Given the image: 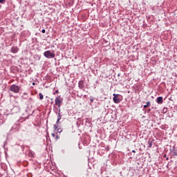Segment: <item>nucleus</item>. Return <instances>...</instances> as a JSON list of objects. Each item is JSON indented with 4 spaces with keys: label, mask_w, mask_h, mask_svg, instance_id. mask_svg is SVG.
<instances>
[{
    "label": "nucleus",
    "mask_w": 177,
    "mask_h": 177,
    "mask_svg": "<svg viewBox=\"0 0 177 177\" xmlns=\"http://www.w3.org/2000/svg\"><path fill=\"white\" fill-rule=\"evenodd\" d=\"M132 153H136V151L133 150V151H132Z\"/></svg>",
    "instance_id": "obj_27"
},
{
    "label": "nucleus",
    "mask_w": 177,
    "mask_h": 177,
    "mask_svg": "<svg viewBox=\"0 0 177 177\" xmlns=\"http://www.w3.org/2000/svg\"><path fill=\"white\" fill-rule=\"evenodd\" d=\"M39 99L40 100H42L44 99V95L41 93H39Z\"/></svg>",
    "instance_id": "obj_14"
},
{
    "label": "nucleus",
    "mask_w": 177,
    "mask_h": 177,
    "mask_svg": "<svg viewBox=\"0 0 177 177\" xmlns=\"http://www.w3.org/2000/svg\"><path fill=\"white\" fill-rule=\"evenodd\" d=\"M113 100L114 102V103H116L117 104H118V103L121 102V100L120 99V97H118L120 96L119 94H113Z\"/></svg>",
    "instance_id": "obj_5"
},
{
    "label": "nucleus",
    "mask_w": 177,
    "mask_h": 177,
    "mask_svg": "<svg viewBox=\"0 0 177 177\" xmlns=\"http://www.w3.org/2000/svg\"><path fill=\"white\" fill-rule=\"evenodd\" d=\"M6 0H0V3H5Z\"/></svg>",
    "instance_id": "obj_18"
},
{
    "label": "nucleus",
    "mask_w": 177,
    "mask_h": 177,
    "mask_svg": "<svg viewBox=\"0 0 177 177\" xmlns=\"http://www.w3.org/2000/svg\"><path fill=\"white\" fill-rule=\"evenodd\" d=\"M54 112L55 114H59V108L54 107Z\"/></svg>",
    "instance_id": "obj_12"
},
{
    "label": "nucleus",
    "mask_w": 177,
    "mask_h": 177,
    "mask_svg": "<svg viewBox=\"0 0 177 177\" xmlns=\"http://www.w3.org/2000/svg\"><path fill=\"white\" fill-rule=\"evenodd\" d=\"M90 102H91V103H93V97H91V100H90Z\"/></svg>",
    "instance_id": "obj_20"
},
{
    "label": "nucleus",
    "mask_w": 177,
    "mask_h": 177,
    "mask_svg": "<svg viewBox=\"0 0 177 177\" xmlns=\"http://www.w3.org/2000/svg\"><path fill=\"white\" fill-rule=\"evenodd\" d=\"M54 131H57L59 133L62 132V129L59 128V126L57 124L54 125Z\"/></svg>",
    "instance_id": "obj_9"
},
{
    "label": "nucleus",
    "mask_w": 177,
    "mask_h": 177,
    "mask_svg": "<svg viewBox=\"0 0 177 177\" xmlns=\"http://www.w3.org/2000/svg\"><path fill=\"white\" fill-rule=\"evenodd\" d=\"M11 113L12 114H17L18 113H20V106H15L12 109H11Z\"/></svg>",
    "instance_id": "obj_4"
},
{
    "label": "nucleus",
    "mask_w": 177,
    "mask_h": 177,
    "mask_svg": "<svg viewBox=\"0 0 177 177\" xmlns=\"http://www.w3.org/2000/svg\"><path fill=\"white\" fill-rule=\"evenodd\" d=\"M28 102L30 103V104H32V103H34L35 101L32 99V97H29L28 99Z\"/></svg>",
    "instance_id": "obj_10"
},
{
    "label": "nucleus",
    "mask_w": 177,
    "mask_h": 177,
    "mask_svg": "<svg viewBox=\"0 0 177 177\" xmlns=\"http://www.w3.org/2000/svg\"><path fill=\"white\" fill-rule=\"evenodd\" d=\"M10 91L14 93H19L20 92V87L16 84H12L10 86Z\"/></svg>",
    "instance_id": "obj_3"
},
{
    "label": "nucleus",
    "mask_w": 177,
    "mask_h": 177,
    "mask_svg": "<svg viewBox=\"0 0 177 177\" xmlns=\"http://www.w3.org/2000/svg\"><path fill=\"white\" fill-rule=\"evenodd\" d=\"M144 109H147V107H149L147 104L143 106Z\"/></svg>",
    "instance_id": "obj_23"
},
{
    "label": "nucleus",
    "mask_w": 177,
    "mask_h": 177,
    "mask_svg": "<svg viewBox=\"0 0 177 177\" xmlns=\"http://www.w3.org/2000/svg\"><path fill=\"white\" fill-rule=\"evenodd\" d=\"M118 75V77H120V73Z\"/></svg>",
    "instance_id": "obj_31"
},
{
    "label": "nucleus",
    "mask_w": 177,
    "mask_h": 177,
    "mask_svg": "<svg viewBox=\"0 0 177 177\" xmlns=\"http://www.w3.org/2000/svg\"><path fill=\"white\" fill-rule=\"evenodd\" d=\"M167 111H168V109L167 108H164L162 109V113H167Z\"/></svg>",
    "instance_id": "obj_16"
},
{
    "label": "nucleus",
    "mask_w": 177,
    "mask_h": 177,
    "mask_svg": "<svg viewBox=\"0 0 177 177\" xmlns=\"http://www.w3.org/2000/svg\"><path fill=\"white\" fill-rule=\"evenodd\" d=\"M59 136H56V139H59Z\"/></svg>",
    "instance_id": "obj_26"
},
{
    "label": "nucleus",
    "mask_w": 177,
    "mask_h": 177,
    "mask_svg": "<svg viewBox=\"0 0 177 177\" xmlns=\"http://www.w3.org/2000/svg\"><path fill=\"white\" fill-rule=\"evenodd\" d=\"M172 153H173V156H177V153H176V151L175 150H174L172 151Z\"/></svg>",
    "instance_id": "obj_17"
},
{
    "label": "nucleus",
    "mask_w": 177,
    "mask_h": 177,
    "mask_svg": "<svg viewBox=\"0 0 177 177\" xmlns=\"http://www.w3.org/2000/svg\"><path fill=\"white\" fill-rule=\"evenodd\" d=\"M151 146H153V141H151V140H149L148 141V147L151 148Z\"/></svg>",
    "instance_id": "obj_11"
},
{
    "label": "nucleus",
    "mask_w": 177,
    "mask_h": 177,
    "mask_svg": "<svg viewBox=\"0 0 177 177\" xmlns=\"http://www.w3.org/2000/svg\"><path fill=\"white\" fill-rule=\"evenodd\" d=\"M156 102L158 104H162L163 100H162V97H158L156 99Z\"/></svg>",
    "instance_id": "obj_8"
},
{
    "label": "nucleus",
    "mask_w": 177,
    "mask_h": 177,
    "mask_svg": "<svg viewBox=\"0 0 177 177\" xmlns=\"http://www.w3.org/2000/svg\"><path fill=\"white\" fill-rule=\"evenodd\" d=\"M28 97V95H27V93H24L22 95V99H27Z\"/></svg>",
    "instance_id": "obj_13"
},
{
    "label": "nucleus",
    "mask_w": 177,
    "mask_h": 177,
    "mask_svg": "<svg viewBox=\"0 0 177 177\" xmlns=\"http://www.w3.org/2000/svg\"><path fill=\"white\" fill-rule=\"evenodd\" d=\"M78 86L80 88V89H84V80H80L78 83Z\"/></svg>",
    "instance_id": "obj_7"
},
{
    "label": "nucleus",
    "mask_w": 177,
    "mask_h": 177,
    "mask_svg": "<svg viewBox=\"0 0 177 177\" xmlns=\"http://www.w3.org/2000/svg\"><path fill=\"white\" fill-rule=\"evenodd\" d=\"M11 52H12V53H17V52H19V47H17V46L12 47Z\"/></svg>",
    "instance_id": "obj_6"
},
{
    "label": "nucleus",
    "mask_w": 177,
    "mask_h": 177,
    "mask_svg": "<svg viewBox=\"0 0 177 177\" xmlns=\"http://www.w3.org/2000/svg\"><path fill=\"white\" fill-rule=\"evenodd\" d=\"M164 157H167V155H164Z\"/></svg>",
    "instance_id": "obj_29"
},
{
    "label": "nucleus",
    "mask_w": 177,
    "mask_h": 177,
    "mask_svg": "<svg viewBox=\"0 0 177 177\" xmlns=\"http://www.w3.org/2000/svg\"><path fill=\"white\" fill-rule=\"evenodd\" d=\"M167 160H169V158H167Z\"/></svg>",
    "instance_id": "obj_30"
},
{
    "label": "nucleus",
    "mask_w": 177,
    "mask_h": 177,
    "mask_svg": "<svg viewBox=\"0 0 177 177\" xmlns=\"http://www.w3.org/2000/svg\"><path fill=\"white\" fill-rule=\"evenodd\" d=\"M56 93H59V90L55 91V92L53 93V95H56Z\"/></svg>",
    "instance_id": "obj_22"
},
{
    "label": "nucleus",
    "mask_w": 177,
    "mask_h": 177,
    "mask_svg": "<svg viewBox=\"0 0 177 177\" xmlns=\"http://www.w3.org/2000/svg\"><path fill=\"white\" fill-rule=\"evenodd\" d=\"M105 150H106V151H109V150H110V147H106Z\"/></svg>",
    "instance_id": "obj_21"
},
{
    "label": "nucleus",
    "mask_w": 177,
    "mask_h": 177,
    "mask_svg": "<svg viewBox=\"0 0 177 177\" xmlns=\"http://www.w3.org/2000/svg\"><path fill=\"white\" fill-rule=\"evenodd\" d=\"M55 106H57L58 109H59V113L57 115V124H59V121H60V120H62V115H60V106H62V104L63 103V100H62V98H60V96H57L55 97Z\"/></svg>",
    "instance_id": "obj_1"
},
{
    "label": "nucleus",
    "mask_w": 177,
    "mask_h": 177,
    "mask_svg": "<svg viewBox=\"0 0 177 177\" xmlns=\"http://www.w3.org/2000/svg\"><path fill=\"white\" fill-rule=\"evenodd\" d=\"M147 106L148 107H150V106H151V103L150 102V101H148V102H147Z\"/></svg>",
    "instance_id": "obj_15"
},
{
    "label": "nucleus",
    "mask_w": 177,
    "mask_h": 177,
    "mask_svg": "<svg viewBox=\"0 0 177 177\" xmlns=\"http://www.w3.org/2000/svg\"><path fill=\"white\" fill-rule=\"evenodd\" d=\"M44 56H45L46 59H53L56 55L55 54V51L46 50L44 53Z\"/></svg>",
    "instance_id": "obj_2"
},
{
    "label": "nucleus",
    "mask_w": 177,
    "mask_h": 177,
    "mask_svg": "<svg viewBox=\"0 0 177 177\" xmlns=\"http://www.w3.org/2000/svg\"><path fill=\"white\" fill-rule=\"evenodd\" d=\"M151 111V109H149L148 110H147V113H150Z\"/></svg>",
    "instance_id": "obj_24"
},
{
    "label": "nucleus",
    "mask_w": 177,
    "mask_h": 177,
    "mask_svg": "<svg viewBox=\"0 0 177 177\" xmlns=\"http://www.w3.org/2000/svg\"><path fill=\"white\" fill-rule=\"evenodd\" d=\"M52 136H53V138H55V136H56V135H55V133H52Z\"/></svg>",
    "instance_id": "obj_25"
},
{
    "label": "nucleus",
    "mask_w": 177,
    "mask_h": 177,
    "mask_svg": "<svg viewBox=\"0 0 177 177\" xmlns=\"http://www.w3.org/2000/svg\"><path fill=\"white\" fill-rule=\"evenodd\" d=\"M41 32H42L43 34H45V32H46V30H45V29H42Z\"/></svg>",
    "instance_id": "obj_19"
},
{
    "label": "nucleus",
    "mask_w": 177,
    "mask_h": 177,
    "mask_svg": "<svg viewBox=\"0 0 177 177\" xmlns=\"http://www.w3.org/2000/svg\"><path fill=\"white\" fill-rule=\"evenodd\" d=\"M32 85H35V83L33 82V83H32Z\"/></svg>",
    "instance_id": "obj_28"
}]
</instances>
